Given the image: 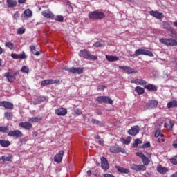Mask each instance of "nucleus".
Instances as JSON below:
<instances>
[{
    "label": "nucleus",
    "mask_w": 177,
    "mask_h": 177,
    "mask_svg": "<svg viewBox=\"0 0 177 177\" xmlns=\"http://www.w3.org/2000/svg\"><path fill=\"white\" fill-rule=\"evenodd\" d=\"M79 56L80 57H83V59H86V60H91L92 62L97 60V57L91 54V53L86 49L80 50Z\"/></svg>",
    "instance_id": "nucleus-1"
},
{
    "label": "nucleus",
    "mask_w": 177,
    "mask_h": 177,
    "mask_svg": "<svg viewBox=\"0 0 177 177\" xmlns=\"http://www.w3.org/2000/svg\"><path fill=\"white\" fill-rule=\"evenodd\" d=\"M19 71L13 72L11 69H8V72H6L4 73V77L6 78V80L10 82V84L15 82V80H16V77L19 75Z\"/></svg>",
    "instance_id": "nucleus-2"
},
{
    "label": "nucleus",
    "mask_w": 177,
    "mask_h": 177,
    "mask_svg": "<svg viewBox=\"0 0 177 177\" xmlns=\"http://www.w3.org/2000/svg\"><path fill=\"white\" fill-rule=\"evenodd\" d=\"M140 55L144 56H149V57H153L154 56V54H153V53L150 50L144 48H138L135 51L133 55H131V57H136L138 56H140Z\"/></svg>",
    "instance_id": "nucleus-3"
},
{
    "label": "nucleus",
    "mask_w": 177,
    "mask_h": 177,
    "mask_svg": "<svg viewBox=\"0 0 177 177\" xmlns=\"http://www.w3.org/2000/svg\"><path fill=\"white\" fill-rule=\"evenodd\" d=\"M104 16V12L100 11H93L88 13V19H91L92 20H100Z\"/></svg>",
    "instance_id": "nucleus-4"
},
{
    "label": "nucleus",
    "mask_w": 177,
    "mask_h": 177,
    "mask_svg": "<svg viewBox=\"0 0 177 177\" xmlns=\"http://www.w3.org/2000/svg\"><path fill=\"white\" fill-rule=\"evenodd\" d=\"M159 42L160 44H163L166 45V46H177V41L172 38H162L159 39Z\"/></svg>",
    "instance_id": "nucleus-5"
},
{
    "label": "nucleus",
    "mask_w": 177,
    "mask_h": 177,
    "mask_svg": "<svg viewBox=\"0 0 177 177\" xmlns=\"http://www.w3.org/2000/svg\"><path fill=\"white\" fill-rule=\"evenodd\" d=\"M98 103H106L108 104H113V100L107 96H99L96 98Z\"/></svg>",
    "instance_id": "nucleus-6"
},
{
    "label": "nucleus",
    "mask_w": 177,
    "mask_h": 177,
    "mask_svg": "<svg viewBox=\"0 0 177 177\" xmlns=\"http://www.w3.org/2000/svg\"><path fill=\"white\" fill-rule=\"evenodd\" d=\"M157 106H158V102L156 100H151L149 102L145 104L144 110H153V109H156Z\"/></svg>",
    "instance_id": "nucleus-7"
},
{
    "label": "nucleus",
    "mask_w": 177,
    "mask_h": 177,
    "mask_svg": "<svg viewBox=\"0 0 177 177\" xmlns=\"http://www.w3.org/2000/svg\"><path fill=\"white\" fill-rule=\"evenodd\" d=\"M8 136H10V138H16V139H19V138H23V132L17 129L14 131H10L8 133Z\"/></svg>",
    "instance_id": "nucleus-8"
},
{
    "label": "nucleus",
    "mask_w": 177,
    "mask_h": 177,
    "mask_svg": "<svg viewBox=\"0 0 177 177\" xmlns=\"http://www.w3.org/2000/svg\"><path fill=\"white\" fill-rule=\"evenodd\" d=\"M64 70H66V71H68V73H73V74H82L84 73V68H64Z\"/></svg>",
    "instance_id": "nucleus-9"
},
{
    "label": "nucleus",
    "mask_w": 177,
    "mask_h": 177,
    "mask_svg": "<svg viewBox=\"0 0 177 177\" xmlns=\"http://www.w3.org/2000/svg\"><path fill=\"white\" fill-rule=\"evenodd\" d=\"M0 107H4V109H7L8 110H13L15 105L8 101H0Z\"/></svg>",
    "instance_id": "nucleus-10"
},
{
    "label": "nucleus",
    "mask_w": 177,
    "mask_h": 177,
    "mask_svg": "<svg viewBox=\"0 0 177 177\" xmlns=\"http://www.w3.org/2000/svg\"><path fill=\"white\" fill-rule=\"evenodd\" d=\"M119 68L120 70H123V71H125L127 74H136V73H138V71L136 69H133L131 68V66H119Z\"/></svg>",
    "instance_id": "nucleus-11"
},
{
    "label": "nucleus",
    "mask_w": 177,
    "mask_h": 177,
    "mask_svg": "<svg viewBox=\"0 0 177 177\" xmlns=\"http://www.w3.org/2000/svg\"><path fill=\"white\" fill-rule=\"evenodd\" d=\"M63 156H64V151L61 150L59 151L55 156H54V161L57 164H60L63 160Z\"/></svg>",
    "instance_id": "nucleus-12"
},
{
    "label": "nucleus",
    "mask_w": 177,
    "mask_h": 177,
    "mask_svg": "<svg viewBox=\"0 0 177 177\" xmlns=\"http://www.w3.org/2000/svg\"><path fill=\"white\" fill-rule=\"evenodd\" d=\"M67 109L63 107L58 108L55 111V113L59 117H64V115H67Z\"/></svg>",
    "instance_id": "nucleus-13"
},
{
    "label": "nucleus",
    "mask_w": 177,
    "mask_h": 177,
    "mask_svg": "<svg viewBox=\"0 0 177 177\" xmlns=\"http://www.w3.org/2000/svg\"><path fill=\"white\" fill-rule=\"evenodd\" d=\"M110 151L111 153L117 154L118 153H125V150L122 149L118 145L112 146L110 147Z\"/></svg>",
    "instance_id": "nucleus-14"
},
{
    "label": "nucleus",
    "mask_w": 177,
    "mask_h": 177,
    "mask_svg": "<svg viewBox=\"0 0 177 177\" xmlns=\"http://www.w3.org/2000/svg\"><path fill=\"white\" fill-rule=\"evenodd\" d=\"M19 127H21V128L26 131H30V129H32V124L29 122H22L19 124Z\"/></svg>",
    "instance_id": "nucleus-15"
},
{
    "label": "nucleus",
    "mask_w": 177,
    "mask_h": 177,
    "mask_svg": "<svg viewBox=\"0 0 177 177\" xmlns=\"http://www.w3.org/2000/svg\"><path fill=\"white\" fill-rule=\"evenodd\" d=\"M131 83L136 84V85H142V86L147 85V82L143 79H133Z\"/></svg>",
    "instance_id": "nucleus-16"
},
{
    "label": "nucleus",
    "mask_w": 177,
    "mask_h": 177,
    "mask_svg": "<svg viewBox=\"0 0 177 177\" xmlns=\"http://www.w3.org/2000/svg\"><path fill=\"white\" fill-rule=\"evenodd\" d=\"M101 168L104 169V171H107V169L110 168V166H109V162L105 157H102L101 158Z\"/></svg>",
    "instance_id": "nucleus-17"
},
{
    "label": "nucleus",
    "mask_w": 177,
    "mask_h": 177,
    "mask_svg": "<svg viewBox=\"0 0 177 177\" xmlns=\"http://www.w3.org/2000/svg\"><path fill=\"white\" fill-rule=\"evenodd\" d=\"M129 135H131V136H136V135H138L139 133V127L138 126H133L129 131H128Z\"/></svg>",
    "instance_id": "nucleus-18"
},
{
    "label": "nucleus",
    "mask_w": 177,
    "mask_h": 177,
    "mask_svg": "<svg viewBox=\"0 0 177 177\" xmlns=\"http://www.w3.org/2000/svg\"><path fill=\"white\" fill-rule=\"evenodd\" d=\"M156 171L159 174H161L162 175H165L167 172H168V168L165 167H162L161 165H158L156 167Z\"/></svg>",
    "instance_id": "nucleus-19"
},
{
    "label": "nucleus",
    "mask_w": 177,
    "mask_h": 177,
    "mask_svg": "<svg viewBox=\"0 0 177 177\" xmlns=\"http://www.w3.org/2000/svg\"><path fill=\"white\" fill-rule=\"evenodd\" d=\"M149 14L151 16L156 17V19H161L164 17V14L158 12V11H150Z\"/></svg>",
    "instance_id": "nucleus-20"
},
{
    "label": "nucleus",
    "mask_w": 177,
    "mask_h": 177,
    "mask_svg": "<svg viewBox=\"0 0 177 177\" xmlns=\"http://www.w3.org/2000/svg\"><path fill=\"white\" fill-rule=\"evenodd\" d=\"M145 89H147L149 91L156 92L157 91L158 87L154 84H149L145 86Z\"/></svg>",
    "instance_id": "nucleus-21"
},
{
    "label": "nucleus",
    "mask_w": 177,
    "mask_h": 177,
    "mask_svg": "<svg viewBox=\"0 0 177 177\" xmlns=\"http://www.w3.org/2000/svg\"><path fill=\"white\" fill-rule=\"evenodd\" d=\"M174 125H175V122H174V120H169L164 124V127L167 128L168 131H172Z\"/></svg>",
    "instance_id": "nucleus-22"
},
{
    "label": "nucleus",
    "mask_w": 177,
    "mask_h": 177,
    "mask_svg": "<svg viewBox=\"0 0 177 177\" xmlns=\"http://www.w3.org/2000/svg\"><path fill=\"white\" fill-rule=\"evenodd\" d=\"M105 57L108 62H117V61L120 60V58L118 57L114 56V55H106L105 56Z\"/></svg>",
    "instance_id": "nucleus-23"
},
{
    "label": "nucleus",
    "mask_w": 177,
    "mask_h": 177,
    "mask_svg": "<svg viewBox=\"0 0 177 177\" xmlns=\"http://www.w3.org/2000/svg\"><path fill=\"white\" fill-rule=\"evenodd\" d=\"M167 109H177V101L176 100H171L167 104Z\"/></svg>",
    "instance_id": "nucleus-24"
},
{
    "label": "nucleus",
    "mask_w": 177,
    "mask_h": 177,
    "mask_svg": "<svg viewBox=\"0 0 177 177\" xmlns=\"http://www.w3.org/2000/svg\"><path fill=\"white\" fill-rule=\"evenodd\" d=\"M6 2L8 8H16L17 6V1L15 0H7Z\"/></svg>",
    "instance_id": "nucleus-25"
},
{
    "label": "nucleus",
    "mask_w": 177,
    "mask_h": 177,
    "mask_svg": "<svg viewBox=\"0 0 177 177\" xmlns=\"http://www.w3.org/2000/svg\"><path fill=\"white\" fill-rule=\"evenodd\" d=\"M0 160H2L3 162H10L13 160V156L9 155L8 156H2L0 157Z\"/></svg>",
    "instance_id": "nucleus-26"
},
{
    "label": "nucleus",
    "mask_w": 177,
    "mask_h": 177,
    "mask_svg": "<svg viewBox=\"0 0 177 177\" xmlns=\"http://www.w3.org/2000/svg\"><path fill=\"white\" fill-rule=\"evenodd\" d=\"M53 84V80L52 79H48L41 81V86H45L46 85H52Z\"/></svg>",
    "instance_id": "nucleus-27"
},
{
    "label": "nucleus",
    "mask_w": 177,
    "mask_h": 177,
    "mask_svg": "<svg viewBox=\"0 0 177 177\" xmlns=\"http://www.w3.org/2000/svg\"><path fill=\"white\" fill-rule=\"evenodd\" d=\"M10 141L6 140H0V146L1 147H9Z\"/></svg>",
    "instance_id": "nucleus-28"
},
{
    "label": "nucleus",
    "mask_w": 177,
    "mask_h": 177,
    "mask_svg": "<svg viewBox=\"0 0 177 177\" xmlns=\"http://www.w3.org/2000/svg\"><path fill=\"white\" fill-rule=\"evenodd\" d=\"M116 169L121 174H129V169L121 167L120 166H115Z\"/></svg>",
    "instance_id": "nucleus-29"
},
{
    "label": "nucleus",
    "mask_w": 177,
    "mask_h": 177,
    "mask_svg": "<svg viewBox=\"0 0 177 177\" xmlns=\"http://www.w3.org/2000/svg\"><path fill=\"white\" fill-rule=\"evenodd\" d=\"M162 28H164L165 30H167L168 31H169V30H171V28H172L171 27V25L168 22L162 21Z\"/></svg>",
    "instance_id": "nucleus-30"
},
{
    "label": "nucleus",
    "mask_w": 177,
    "mask_h": 177,
    "mask_svg": "<svg viewBox=\"0 0 177 177\" xmlns=\"http://www.w3.org/2000/svg\"><path fill=\"white\" fill-rule=\"evenodd\" d=\"M42 16L44 17H47V19H50V17H52L53 16V14L48 10H44L41 12Z\"/></svg>",
    "instance_id": "nucleus-31"
},
{
    "label": "nucleus",
    "mask_w": 177,
    "mask_h": 177,
    "mask_svg": "<svg viewBox=\"0 0 177 177\" xmlns=\"http://www.w3.org/2000/svg\"><path fill=\"white\" fill-rule=\"evenodd\" d=\"M135 91L136 92V93H138V95H143V93H145V88L138 86L136 87L135 88Z\"/></svg>",
    "instance_id": "nucleus-32"
},
{
    "label": "nucleus",
    "mask_w": 177,
    "mask_h": 177,
    "mask_svg": "<svg viewBox=\"0 0 177 177\" xmlns=\"http://www.w3.org/2000/svg\"><path fill=\"white\" fill-rule=\"evenodd\" d=\"M91 122L94 124V125H97L98 127H103L104 124H103V122H100L96 119H92L91 120Z\"/></svg>",
    "instance_id": "nucleus-33"
},
{
    "label": "nucleus",
    "mask_w": 177,
    "mask_h": 177,
    "mask_svg": "<svg viewBox=\"0 0 177 177\" xmlns=\"http://www.w3.org/2000/svg\"><path fill=\"white\" fill-rule=\"evenodd\" d=\"M30 122H39V121H42V117H35L28 120Z\"/></svg>",
    "instance_id": "nucleus-34"
},
{
    "label": "nucleus",
    "mask_w": 177,
    "mask_h": 177,
    "mask_svg": "<svg viewBox=\"0 0 177 177\" xmlns=\"http://www.w3.org/2000/svg\"><path fill=\"white\" fill-rule=\"evenodd\" d=\"M4 117L6 120H10L11 118H13L14 115L12 112H5Z\"/></svg>",
    "instance_id": "nucleus-35"
},
{
    "label": "nucleus",
    "mask_w": 177,
    "mask_h": 177,
    "mask_svg": "<svg viewBox=\"0 0 177 177\" xmlns=\"http://www.w3.org/2000/svg\"><path fill=\"white\" fill-rule=\"evenodd\" d=\"M122 140L124 145H129V143H131V141L132 140V137L128 136L127 139L122 138Z\"/></svg>",
    "instance_id": "nucleus-36"
},
{
    "label": "nucleus",
    "mask_w": 177,
    "mask_h": 177,
    "mask_svg": "<svg viewBox=\"0 0 177 177\" xmlns=\"http://www.w3.org/2000/svg\"><path fill=\"white\" fill-rule=\"evenodd\" d=\"M25 17H31L32 16V11L30 9H26L24 11Z\"/></svg>",
    "instance_id": "nucleus-37"
},
{
    "label": "nucleus",
    "mask_w": 177,
    "mask_h": 177,
    "mask_svg": "<svg viewBox=\"0 0 177 177\" xmlns=\"http://www.w3.org/2000/svg\"><path fill=\"white\" fill-rule=\"evenodd\" d=\"M0 132H2L3 133H9V128L5 126H1L0 127Z\"/></svg>",
    "instance_id": "nucleus-38"
},
{
    "label": "nucleus",
    "mask_w": 177,
    "mask_h": 177,
    "mask_svg": "<svg viewBox=\"0 0 177 177\" xmlns=\"http://www.w3.org/2000/svg\"><path fill=\"white\" fill-rule=\"evenodd\" d=\"M5 46H6V48H9V49H13V46H15V44H13V43L12 42L7 41L5 43Z\"/></svg>",
    "instance_id": "nucleus-39"
},
{
    "label": "nucleus",
    "mask_w": 177,
    "mask_h": 177,
    "mask_svg": "<svg viewBox=\"0 0 177 177\" xmlns=\"http://www.w3.org/2000/svg\"><path fill=\"white\" fill-rule=\"evenodd\" d=\"M170 162L174 165H177V155L170 159Z\"/></svg>",
    "instance_id": "nucleus-40"
},
{
    "label": "nucleus",
    "mask_w": 177,
    "mask_h": 177,
    "mask_svg": "<svg viewBox=\"0 0 177 177\" xmlns=\"http://www.w3.org/2000/svg\"><path fill=\"white\" fill-rule=\"evenodd\" d=\"M142 160L144 165H149V164H150V160H149V158L146 156L143 159H142Z\"/></svg>",
    "instance_id": "nucleus-41"
},
{
    "label": "nucleus",
    "mask_w": 177,
    "mask_h": 177,
    "mask_svg": "<svg viewBox=\"0 0 177 177\" xmlns=\"http://www.w3.org/2000/svg\"><path fill=\"white\" fill-rule=\"evenodd\" d=\"M21 71L22 73H25L26 74H28V73H30V69H28V68H27V66H23L21 69Z\"/></svg>",
    "instance_id": "nucleus-42"
},
{
    "label": "nucleus",
    "mask_w": 177,
    "mask_h": 177,
    "mask_svg": "<svg viewBox=\"0 0 177 177\" xmlns=\"http://www.w3.org/2000/svg\"><path fill=\"white\" fill-rule=\"evenodd\" d=\"M26 32V29L24 28H19L17 30V34L21 35Z\"/></svg>",
    "instance_id": "nucleus-43"
},
{
    "label": "nucleus",
    "mask_w": 177,
    "mask_h": 177,
    "mask_svg": "<svg viewBox=\"0 0 177 177\" xmlns=\"http://www.w3.org/2000/svg\"><path fill=\"white\" fill-rule=\"evenodd\" d=\"M142 140H140L138 138L135 140V142L133 144V147H138V145H141Z\"/></svg>",
    "instance_id": "nucleus-44"
},
{
    "label": "nucleus",
    "mask_w": 177,
    "mask_h": 177,
    "mask_svg": "<svg viewBox=\"0 0 177 177\" xmlns=\"http://www.w3.org/2000/svg\"><path fill=\"white\" fill-rule=\"evenodd\" d=\"M55 20H56V21L62 22L63 20H64V17H63L62 15H57L55 17Z\"/></svg>",
    "instance_id": "nucleus-45"
},
{
    "label": "nucleus",
    "mask_w": 177,
    "mask_h": 177,
    "mask_svg": "<svg viewBox=\"0 0 177 177\" xmlns=\"http://www.w3.org/2000/svg\"><path fill=\"white\" fill-rule=\"evenodd\" d=\"M38 103H42V102H45L46 100V97L45 96H39L37 97Z\"/></svg>",
    "instance_id": "nucleus-46"
},
{
    "label": "nucleus",
    "mask_w": 177,
    "mask_h": 177,
    "mask_svg": "<svg viewBox=\"0 0 177 177\" xmlns=\"http://www.w3.org/2000/svg\"><path fill=\"white\" fill-rule=\"evenodd\" d=\"M131 168L133 171H136V172H138V168H139V165L133 164V165H131Z\"/></svg>",
    "instance_id": "nucleus-47"
},
{
    "label": "nucleus",
    "mask_w": 177,
    "mask_h": 177,
    "mask_svg": "<svg viewBox=\"0 0 177 177\" xmlns=\"http://www.w3.org/2000/svg\"><path fill=\"white\" fill-rule=\"evenodd\" d=\"M27 57L26 56V53L23 52L22 54L18 55L17 59H20L21 60H23V59H26Z\"/></svg>",
    "instance_id": "nucleus-48"
},
{
    "label": "nucleus",
    "mask_w": 177,
    "mask_h": 177,
    "mask_svg": "<svg viewBox=\"0 0 177 177\" xmlns=\"http://www.w3.org/2000/svg\"><path fill=\"white\" fill-rule=\"evenodd\" d=\"M93 46H95V48H102V46H103V44H102L100 41H97L93 44Z\"/></svg>",
    "instance_id": "nucleus-49"
},
{
    "label": "nucleus",
    "mask_w": 177,
    "mask_h": 177,
    "mask_svg": "<svg viewBox=\"0 0 177 177\" xmlns=\"http://www.w3.org/2000/svg\"><path fill=\"white\" fill-rule=\"evenodd\" d=\"M20 17V13L19 12H15L13 15L14 20H17Z\"/></svg>",
    "instance_id": "nucleus-50"
},
{
    "label": "nucleus",
    "mask_w": 177,
    "mask_h": 177,
    "mask_svg": "<svg viewBox=\"0 0 177 177\" xmlns=\"http://www.w3.org/2000/svg\"><path fill=\"white\" fill-rule=\"evenodd\" d=\"M74 113L75 114H77V115H81L82 114V111H81V109H75L74 110Z\"/></svg>",
    "instance_id": "nucleus-51"
},
{
    "label": "nucleus",
    "mask_w": 177,
    "mask_h": 177,
    "mask_svg": "<svg viewBox=\"0 0 177 177\" xmlns=\"http://www.w3.org/2000/svg\"><path fill=\"white\" fill-rule=\"evenodd\" d=\"M138 171H146V167L143 165H138Z\"/></svg>",
    "instance_id": "nucleus-52"
},
{
    "label": "nucleus",
    "mask_w": 177,
    "mask_h": 177,
    "mask_svg": "<svg viewBox=\"0 0 177 177\" xmlns=\"http://www.w3.org/2000/svg\"><path fill=\"white\" fill-rule=\"evenodd\" d=\"M136 156H138V157H140L141 160L143 159L146 156H145V154H143V153L142 152H137Z\"/></svg>",
    "instance_id": "nucleus-53"
},
{
    "label": "nucleus",
    "mask_w": 177,
    "mask_h": 177,
    "mask_svg": "<svg viewBox=\"0 0 177 177\" xmlns=\"http://www.w3.org/2000/svg\"><path fill=\"white\" fill-rule=\"evenodd\" d=\"M151 145H150V142H146L145 144H143L142 145V149H147L149 147H150Z\"/></svg>",
    "instance_id": "nucleus-54"
},
{
    "label": "nucleus",
    "mask_w": 177,
    "mask_h": 177,
    "mask_svg": "<svg viewBox=\"0 0 177 177\" xmlns=\"http://www.w3.org/2000/svg\"><path fill=\"white\" fill-rule=\"evenodd\" d=\"M106 86L104 85H102V86H99L97 87V91H104V89H106Z\"/></svg>",
    "instance_id": "nucleus-55"
},
{
    "label": "nucleus",
    "mask_w": 177,
    "mask_h": 177,
    "mask_svg": "<svg viewBox=\"0 0 177 177\" xmlns=\"http://www.w3.org/2000/svg\"><path fill=\"white\" fill-rule=\"evenodd\" d=\"M160 135H161V131L160 130H157L156 132H155V138H158V136H160Z\"/></svg>",
    "instance_id": "nucleus-56"
},
{
    "label": "nucleus",
    "mask_w": 177,
    "mask_h": 177,
    "mask_svg": "<svg viewBox=\"0 0 177 177\" xmlns=\"http://www.w3.org/2000/svg\"><path fill=\"white\" fill-rule=\"evenodd\" d=\"M174 68H176L177 71V57H174Z\"/></svg>",
    "instance_id": "nucleus-57"
},
{
    "label": "nucleus",
    "mask_w": 177,
    "mask_h": 177,
    "mask_svg": "<svg viewBox=\"0 0 177 177\" xmlns=\"http://www.w3.org/2000/svg\"><path fill=\"white\" fill-rule=\"evenodd\" d=\"M33 55H35V56H39V51H37L35 49V50L32 51Z\"/></svg>",
    "instance_id": "nucleus-58"
},
{
    "label": "nucleus",
    "mask_w": 177,
    "mask_h": 177,
    "mask_svg": "<svg viewBox=\"0 0 177 177\" xmlns=\"http://www.w3.org/2000/svg\"><path fill=\"white\" fill-rule=\"evenodd\" d=\"M11 57H12V59H17L18 55L17 54H15V53H12L11 54Z\"/></svg>",
    "instance_id": "nucleus-59"
},
{
    "label": "nucleus",
    "mask_w": 177,
    "mask_h": 177,
    "mask_svg": "<svg viewBox=\"0 0 177 177\" xmlns=\"http://www.w3.org/2000/svg\"><path fill=\"white\" fill-rule=\"evenodd\" d=\"M53 84H57V85H60V80H53Z\"/></svg>",
    "instance_id": "nucleus-60"
},
{
    "label": "nucleus",
    "mask_w": 177,
    "mask_h": 177,
    "mask_svg": "<svg viewBox=\"0 0 177 177\" xmlns=\"http://www.w3.org/2000/svg\"><path fill=\"white\" fill-rule=\"evenodd\" d=\"M97 115H102V114H103V113L102 112V110L100 109H97Z\"/></svg>",
    "instance_id": "nucleus-61"
},
{
    "label": "nucleus",
    "mask_w": 177,
    "mask_h": 177,
    "mask_svg": "<svg viewBox=\"0 0 177 177\" xmlns=\"http://www.w3.org/2000/svg\"><path fill=\"white\" fill-rule=\"evenodd\" d=\"M104 177H115L114 175L110 174H105Z\"/></svg>",
    "instance_id": "nucleus-62"
},
{
    "label": "nucleus",
    "mask_w": 177,
    "mask_h": 177,
    "mask_svg": "<svg viewBox=\"0 0 177 177\" xmlns=\"http://www.w3.org/2000/svg\"><path fill=\"white\" fill-rule=\"evenodd\" d=\"M30 49L31 52H34V50H35V46H30Z\"/></svg>",
    "instance_id": "nucleus-63"
},
{
    "label": "nucleus",
    "mask_w": 177,
    "mask_h": 177,
    "mask_svg": "<svg viewBox=\"0 0 177 177\" xmlns=\"http://www.w3.org/2000/svg\"><path fill=\"white\" fill-rule=\"evenodd\" d=\"M170 177H177V171L173 174Z\"/></svg>",
    "instance_id": "nucleus-64"
}]
</instances>
